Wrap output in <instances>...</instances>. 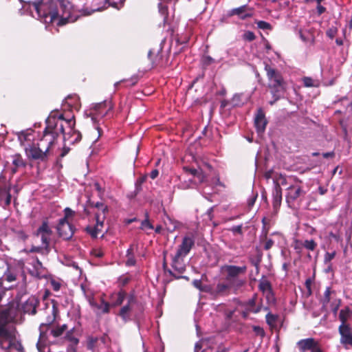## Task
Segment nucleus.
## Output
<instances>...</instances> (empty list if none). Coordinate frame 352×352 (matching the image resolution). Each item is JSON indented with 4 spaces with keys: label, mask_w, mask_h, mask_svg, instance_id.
I'll use <instances>...</instances> for the list:
<instances>
[{
    "label": "nucleus",
    "mask_w": 352,
    "mask_h": 352,
    "mask_svg": "<svg viewBox=\"0 0 352 352\" xmlns=\"http://www.w3.org/2000/svg\"><path fill=\"white\" fill-rule=\"evenodd\" d=\"M258 289L263 293L272 291L271 283L265 276H263L259 280Z\"/></svg>",
    "instance_id": "28"
},
{
    "label": "nucleus",
    "mask_w": 352,
    "mask_h": 352,
    "mask_svg": "<svg viewBox=\"0 0 352 352\" xmlns=\"http://www.w3.org/2000/svg\"><path fill=\"white\" fill-rule=\"evenodd\" d=\"M335 256H336V252H326L324 254V261L325 264L330 263V261L332 259H333Z\"/></svg>",
    "instance_id": "49"
},
{
    "label": "nucleus",
    "mask_w": 352,
    "mask_h": 352,
    "mask_svg": "<svg viewBox=\"0 0 352 352\" xmlns=\"http://www.w3.org/2000/svg\"><path fill=\"white\" fill-rule=\"evenodd\" d=\"M124 298H125V294L124 292H119L118 294V298H117L115 305H120L123 302Z\"/></svg>",
    "instance_id": "52"
},
{
    "label": "nucleus",
    "mask_w": 352,
    "mask_h": 352,
    "mask_svg": "<svg viewBox=\"0 0 352 352\" xmlns=\"http://www.w3.org/2000/svg\"><path fill=\"white\" fill-rule=\"evenodd\" d=\"M89 205L92 208H96L98 210L96 213H99L101 215H104L106 217V214L108 212V207L101 202H92L89 201Z\"/></svg>",
    "instance_id": "30"
},
{
    "label": "nucleus",
    "mask_w": 352,
    "mask_h": 352,
    "mask_svg": "<svg viewBox=\"0 0 352 352\" xmlns=\"http://www.w3.org/2000/svg\"><path fill=\"white\" fill-rule=\"evenodd\" d=\"M32 6L38 19L45 23L61 26L78 19L69 0H41L34 2Z\"/></svg>",
    "instance_id": "1"
},
{
    "label": "nucleus",
    "mask_w": 352,
    "mask_h": 352,
    "mask_svg": "<svg viewBox=\"0 0 352 352\" xmlns=\"http://www.w3.org/2000/svg\"><path fill=\"white\" fill-rule=\"evenodd\" d=\"M0 347L6 351L14 348L19 352L24 349L21 343L16 341L15 329L4 325L0 327Z\"/></svg>",
    "instance_id": "6"
},
{
    "label": "nucleus",
    "mask_w": 352,
    "mask_h": 352,
    "mask_svg": "<svg viewBox=\"0 0 352 352\" xmlns=\"http://www.w3.org/2000/svg\"><path fill=\"white\" fill-rule=\"evenodd\" d=\"M164 225L169 232H174L179 226V222L171 218L168 215H166L164 219Z\"/></svg>",
    "instance_id": "24"
},
{
    "label": "nucleus",
    "mask_w": 352,
    "mask_h": 352,
    "mask_svg": "<svg viewBox=\"0 0 352 352\" xmlns=\"http://www.w3.org/2000/svg\"><path fill=\"white\" fill-rule=\"evenodd\" d=\"M162 52V47L160 48V50H157V52L155 53L153 50H149L148 53V57L149 59L151 60L153 65H159L160 60L162 58V56L160 55V53Z\"/></svg>",
    "instance_id": "29"
},
{
    "label": "nucleus",
    "mask_w": 352,
    "mask_h": 352,
    "mask_svg": "<svg viewBox=\"0 0 352 352\" xmlns=\"http://www.w3.org/2000/svg\"><path fill=\"white\" fill-rule=\"evenodd\" d=\"M242 94H236L232 98V102L233 106H241L243 104V102L241 100Z\"/></svg>",
    "instance_id": "44"
},
{
    "label": "nucleus",
    "mask_w": 352,
    "mask_h": 352,
    "mask_svg": "<svg viewBox=\"0 0 352 352\" xmlns=\"http://www.w3.org/2000/svg\"><path fill=\"white\" fill-rule=\"evenodd\" d=\"M39 300L34 296H30L22 305L24 313L34 315L36 313V307Z\"/></svg>",
    "instance_id": "18"
},
{
    "label": "nucleus",
    "mask_w": 352,
    "mask_h": 352,
    "mask_svg": "<svg viewBox=\"0 0 352 352\" xmlns=\"http://www.w3.org/2000/svg\"><path fill=\"white\" fill-rule=\"evenodd\" d=\"M267 238L266 236H265ZM274 244V241L271 239H266V241L264 244V249L265 250H269Z\"/></svg>",
    "instance_id": "53"
},
{
    "label": "nucleus",
    "mask_w": 352,
    "mask_h": 352,
    "mask_svg": "<svg viewBox=\"0 0 352 352\" xmlns=\"http://www.w3.org/2000/svg\"><path fill=\"white\" fill-rule=\"evenodd\" d=\"M25 152L29 158L34 160L45 162L50 157L47 154V148H46V151H44L37 144H32L28 148H25Z\"/></svg>",
    "instance_id": "9"
},
{
    "label": "nucleus",
    "mask_w": 352,
    "mask_h": 352,
    "mask_svg": "<svg viewBox=\"0 0 352 352\" xmlns=\"http://www.w3.org/2000/svg\"><path fill=\"white\" fill-rule=\"evenodd\" d=\"M311 284H312V281L310 278H307L305 280V287L307 288V294L309 296H310L311 294Z\"/></svg>",
    "instance_id": "56"
},
{
    "label": "nucleus",
    "mask_w": 352,
    "mask_h": 352,
    "mask_svg": "<svg viewBox=\"0 0 352 352\" xmlns=\"http://www.w3.org/2000/svg\"><path fill=\"white\" fill-rule=\"evenodd\" d=\"M256 24L257 25V27L261 30H271L272 29L271 24L264 21H256Z\"/></svg>",
    "instance_id": "45"
},
{
    "label": "nucleus",
    "mask_w": 352,
    "mask_h": 352,
    "mask_svg": "<svg viewBox=\"0 0 352 352\" xmlns=\"http://www.w3.org/2000/svg\"><path fill=\"white\" fill-rule=\"evenodd\" d=\"M184 256L175 254L172 258L171 266L179 274H182L186 270L184 263Z\"/></svg>",
    "instance_id": "21"
},
{
    "label": "nucleus",
    "mask_w": 352,
    "mask_h": 352,
    "mask_svg": "<svg viewBox=\"0 0 352 352\" xmlns=\"http://www.w3.org/2000/svg\"><path fill=\"white\" fill-rule=\"evenodd\" d=\"M88 301L89 305L92 307L97 308L100 314H107L109 312L110 305L109 302H105L102 298L101 299V303L98 305L94 300V296H89Z\"/></svg>",
    "instance_id": "22"
},
{
    "label": "nucleus",
    "mask_w": 352,
    "mask_h": 352,
    "mask_svg": "<svg viewBox=\"0 0 352 352\" xmlns=\"http://www.w3.org/2000/svg\"><path fill=\"white\" fill-rule=\"evenodd\" d=\"M32 130L27 129L16 133L18 140L20 141L21 144H23L25 142L30 140L29 136L32 135Z\"/></svg>",
    "instance_id": "32"
},
{
    "label": "nucleus",
    "mask_w": 352,
    "mask_h": 352,
    "mask_svg": "<svg viewBox=\"0 0 352 352\" xmlns=\"http://www.w3.org/2000/svg\"><path fill=\"white\" fill-rule=\"evenodd\" d=\"M195 245V239L192 236H185L182 243L178 246L176 254L186 257Z\"/></svg>",
    "instance_id": "12"
},
{
    "label": "nucleus",
    "mask_w": 352,
    "mask_h": 352,
    "mask_svg": "<svg viewBox=\"0 0 352 352\" xmlns=\"http://www.w3.org/2000/svg\"><path fill=\"white\" fill-rule=\"evenodd\" d=\"M265 70L269 81L268 87L273 97H275V100H278L280 97V93L285 90L283 78L279 72L272 68L267 63H265Z\"/></svg>",
    "instance_id": "4"
},
{
    "label": "nucleus",
    "mask_w": 352,
    "mask_h": 352,
    "mask_svg": "<svg viewBox=\"0 0 352 352\" xmlns=\"http://www.w3.org/2000/svg\"><path fill=\"white\" fill-rule=\"evenodd\" d=\"M311 352H324L319 342H318L315 346L311 349Z\"/></svg>",
    "instance_id": "62"
},
{
    "label": "nucleus",
    "mask_w": 352,
    "mask_h": 352,
    "mask_svg": "<svg viewBox=\"0 0 352 352\" xmlns=\"http://www.w3.org/2000/svg\"><path fill=\"white\" fill-rule=\"evenodd\" d=\"M265 318H266L267 323L271 326H273L275 324V323L277 320L278 316L276 315L272 314L271 313H268L266 315Z\"/></svg>",
    "instance_id": "43"
},
{
    "label": "nucleus",
    "mask_w": 352,
    "mask_h": 352,
    "mask_svg": "<svg viewBox=\"0 0 352 352\" xmlns=\"http://www.w3.org/2000/svg\"><path fill=\"white\" fill-rule=\"evenodd\" d=\"M98 339L96 338H89V343L87 347L89 349H92L94 344L97 342Z\"/></svg>",
    "instance_id": "61"
},
{
    "label": "nucleus",
    "mask_w": 352,
    "mask_h": 352,
    "mask_svg": "<svg viewBox=\"0 0 352 352\" xmlns=\"http://www.w3.org/2000/svg\"><path fill=\"white\" fill-rule=\"evenodd\" d=\"M192 285L198 289L202 292H209V289H206L202 287L201 280L199 279H195L192 281Z\"/></svg>",
    "instance_id": "46"
},
{
    "label": "nucleus",
    "mask_w": 352,
    "mask_h": 352,
    "mask_svg": "<svg viewBox=\"0 0 352 352\" xmlns=\"http://www.w3.org/2000/svg\"><path fill=\"white\" fill-rule=\"evenodd\" d=\"M340 335V343L344 346H352V329L350 325L340 324L338 328Z\"/></svg>",
    "instance_id": "15"
},
{
    "label": "nucleus",
    "mask_w": 352,
    "mask_h": 352,
    "mask_svg": "<svg viewBox=\"0 0 352 352\" xmlns=\"http://www.w3.org/2000/svg\"><path fill=\"white\" fill-rule=\"evenodd\" d=\"M58 234L63 240L71 239L74 234V227L65 221V219H60L56 227Z\"/></svg>",
    "instance_id": "8"
},
{
    "label": "nucleus",
    "mask_w": 352,
    "mask_h": 352,
    "mask_svg": "<svg viewBox=\"0 0 352 352\" xmlns=\"http://www.w3.org/2000/svg\"><path fill=\"white\" fill-rule=\"evenodd\" d=\"M331 293L332 291L331 288L329 287H327L324 292L323 298L322 299V307H327V305L329 303L331 300L330 296Z\"/></svg>",
    "instance_id": "40"
},
{
    "label": "nucleus",
    "mask_w": 352,
    "mask_h": 352,
    "mask_svg": "<svg viewBox=\"0 0 352 352\" xmlns=\"http://www.w3.org/2000/svg\"><path fill=\"white\" fill-rule=\"evenodd\" d=\"M74 116L69 119H65L63 114L51 113L46 119V127L43 131V135L36 144L44 151L47 148V154L50 156V148L54 144L56 138L60 133H64L65 124H74Z\"/></svg>",
    "instance_id": "2"
},
{
    "label": "nucleus",
    "mask_w": 352,
    "mask_h": 352,
    "mask_svg": "<svg viewBox=\"0 0 352 352\" xmlns=\"http://www.w3.org/2000/svg\"><path fill=\"white\" fill-rule=\"evenodd\" d=\"M267 121L265 113L261 108L258 109L254 118V124L258 133H263L265 130Z\"/></svg>",
    "instance_id": "16"
},
{
    "label": "nucleus",
    "mask_w": 352,
    "mask_h": 352,
    "mask_svg": "<svg viewBox=\"0 0 352 352\" xmlns=\"http://www.w3.org/2000/svg\"><path fill=\"white\" fill-rule=\"evenodd\" d=\"M230 290H232V287L229 286L226 280H224L223 282H219L215 286L210 287L209 292L212 296L217 298L219 296L228 295Z\"/></svg>",
    "instance_id": "14"
},
{
    "label": "nucleus",
    "mask_w": 352,
    "mask_h": 352,
    "mask_svg": "<svg viewBox=\"0 0 352 352\" xmlns=\"http://www.w3.org/2000/svg\"><path fill=\"white\" fill-rule=\"evenodd\" d=\"M349 316V310L348 308L346 309L340 310V314H339V319L341 322V324L349 325V324L346 323Z\"/></svg>",
    "instance_id": "39"
},
{
    "label": "nucleus",
    "mask_w": 352,
    "mask_h": 352,
    "mask_svg": "<svg viewBox=\"0 0 352 352\" xmlns=\"http://www.w3.org/2000/svg\"><path fill=\"white\" fill-rule=\"evenodd\" d=\"M298 179V177L290 175V176H286L282 174L278 175L274 179V187H277L278 186L280 187L281 186H291L293 185L297 180Z\"/></svg>",
    "instance_id": "17"
},
{
    "label": "nucleus",
    "mask_w": 352,
    "mask_h": 352,
    "mask_svg": "<svg viewBox=\"0 0 352 352\" xmlns=\"http://www.w3.org/2000/svg\"><path fill=\"white\" fill-rule=\"evenodd\" d=\"M1 279L3 281L6 280L8 283L14 282L16 280V274L13 270L8 269V270L5 272Z\"/></svg>",
    "instance_id": "36"
},
{
    "label": "nucleus",
    "mask_w": 352,
    "mask_h": 352,
    "mask_svg": "<svg viewBox=\"0 0 352 352\" xmlns=\"http://www.w3.org/2000/svg\"><path fill=\"white\" fill-rule=\"evenodd\" d=\"M243 38L246 41H254L256 38L254 34L252 32L247 31L243 34Z\"/></svg>",
    "instance_id": "50"
},
{
    "label": "nucleus",
    "mask_w": 352,
    "mask_h": 352,
    "mask_svg": "<svg viewBox=\"0 0 352 352\" xmlns=\"http://www.w3.org/2000/svg\"><path fill=\"white\" fill-rule=\"evenodd\" d=\"M12 195L10 193V190L3 192V196L0 200V206L3 208H7L11 203Z\"/></svg>",
    "instance_id": "34"
},
{
    "label": "nucleus",
    "mask_w": 352,
    "mask_h": 352,
    "mask_svg": "<svg viewBox=\"0 0 352 352\" xmlns=\"http://www.w3.org/2000/svg\"><path fill=\"white\" fill-rule=\"evenodd\" d=\"M75 124H65L63 135L64 141H68L69 144L78 143L81 140L82 135L80 131L74 129Z\"/></svg>",
    "instance_id": "10"
},
{
    "label": "nucleus",
    "mask_w": 352,
    "mask_h": 352,
    "mask_svg": "<svg viewBox=\"0 0 352 352\" xmlns=\"http://www.w3.org/2000/svg\"><path fill=\"white\" fill-rule=\"evenodd\" d=\"M337 301H338L337 302L336 301L333 302L331 305L332 311L334 314L337 313V311H338V310L339 309L340 305V300H338Z\"/></svg>",
    "instance_id": "57"
},
{
    "label": "nucleus",
    "mask_w": 352,
    "mask_h": 352,
    "mask_svg": "<svg viewBox=\"0 0 352 352\" xmlns=\"http://www.w3.org/2000/svg\"><path fill=\"white\" fill-rule=\"evenodd\" d=\"M66 338H67L68 340H71L72 342H74L75 344H77L78 343V339H77V338H76L72 337V336L70 335L69 332H68V333H67V335H66Z\"/></svg>",
    "instance_id": "64"
},
{
    "label": "nucleus",
    "mask_w": 352,
    "mask_h": 352,
    "mask_svg": "<svg viewBox=\"0 0 352 352\" xmlns=\"http://www.w3.org/2000/svg\"><path fill=\"white\" fill-rule=\"evenodd\" d=\"M302 182L299 179L291 186L287 188L286 201L289 208H295L296 204L301 202L306 195L302 186Z\"/></svg>",
    "instance_id": "7"
},
{
    "label": "nucleus",
    "mask_w": 352,
    "mask_h": 352,
    "mask_svg": "<svg viewBox=\"0 0 352 352\" xmlns=\"http://www.w3.org/2000/svg\"><path fill=\"white\" fill-rule=\"evenodd\" d=\"M67 330V325L64 324L63 325H57L53 328L50 329V333L54 338H58Z\"/></svg>",
    "instance_id": "27"
},
{
    "label": "nucleus",
    "mask_w": 352,
    "mask_h": 352,
    "mask_svg": "<svg viewBox=\"0 0 352 352\" xmlns=\"http://www.w3.org/2000/svg\"><path fill=\"white\" fill-rule=\"evenodd\" d=\"M336 32H337V30L336 29H329V30H327V35L331 38H333L335 36V34H336Z\"/></svg>",
    "instance_id": "63"
},
{
    "label": "nucleus",
    "mask_w": 352,
    "mask_h": 352,
    "mask_svg": "<svg viewBox=\"0 0 352 352\" xmlns=\"http://www.w3.org/2000/svg\"><path fill=\"white\" fill-rule=\"evenodd\" d=\"M126 257L127 259L125 263L126 266H133L135 265L136 261L133 253V245H130V247L126 250Z\"/></svg>",
    "instance_id": "31"
},
{
    "label": "nucleus",
    "mask_w": 352,
    "mask_h": 352,
    "mask_svg": "<svg viewBox=\"0 0 352 352\" xmlns=\"http://www.w3.org/2000/svg\"><path fill=\"white\" fill-rule=\"evenodd\" d=\"M51 235L52 234H39V236H41V241L43 245V247L45 249H47L49 247Z\"/></svg>",
    "instance_id": "42"
},
{
    "label": "nucleus",
    "mask_w": 352,
    "mask_h": 352,
    "mask_svg": "<svg viewBox=\"0 0 352 352\" xmlns=\"http://www.w3.org/2000/svg\"><path fill=\"white\" fill-rule=\"evenodd\" d=\"M108 3V0H94L91 6L92 12L100 11L104 8Z\"/></svg>",
    "instance_id": "33"
},
{
    "label": "nucleus",
    "mask_w": 352,
    "mask_h": 352,
    "mask_svg": "<svg viewBox=\"0 0 352 352\" xmlns=\"http://www.w3.org/2000/svg\"><path fill=\"white\" fill-rule=\"evenodd\" d=\"M12 286L9 287H5L3 285V280L0 278V300L1 299L2 296H3L5 291L8 289L11 288Z\"/></svg>",
    "instance_id": "55"
},
{
    "label": "nucleus",
    "mask_w": 352,
    "mask_h": 352,
    "mask_svg": "<svg viewBox=\"0 0 352 352\" xmlns=\"http://www.w3.org/2000/svg\"><path fill=\"white\" fill-rule=\"evenodd\" d=\"M303 247V243L302 241L300 240H296L294 241V248L296 253L300 254L302 252V249Z\"/></svg>",
    "instance_id": "47"
},
{
    "label": "nucleus",
    "mask_w": 352,
    "mask_h": 352,
    "mask_svg": "<svg viewBox=\"0 0 352 352\" xmlns=\"http://www.w3.org/2000/svg\"><path fill=\"white\" fill-rule=\"evenodd\" d=\"M262 223H263V230L265 232V236H267V232H268V230L270 228V220L264 217L262 219Z\"/></svg>",
    "instance_id": "48"
},
{
    "label": "nucleus",
    "mask_w": 352,
    "mask_h": 352,
    "mask_svg": "<svg viewBox=\"0 0 352 352\" xmlns=\"http://www.w3.org/2000/svg\"><path fill=\"white\" fill-rule=\"evenodd\" d=\"M135 302V298L133 296H131L128 300V304L122 307L120 311L119 315L122 318L124 321H127L129 320V316L127 315L128 312L131 310L130 305Z\"/></svg>",
    "instance_id": "26"
},
{
    "label": "nucleus",
    "mask_w": 352,
    "mask_h": 352,
    "mask_svg": "<svg viewBox=\"0 0 352 352\" xmlns=\"http://www.w3.org/2000/svg\"><path fill=\"white\" fill-rule=\"evenodd\" d=\"M253 9L248 5H243L239 8H233L228 11L229 16L236 15L240 19L245 20L253 16Z\"/></svg>",
    "instance_id": "13"
},
{
    "label": "nucleus",
    "mask_w": 352,
    "mask_h": 352,
    "mask_svg": "<svg viewBox=\"0 0 352 352\" xmlns=\"http://www.w3.org/2000/svg\"><path fill=\"white\" fill-rule=\"evenodd\" d=\"M303 82L305 87H314V80L311 78L309 77H305L303 79Z\"/></svg>",
    "instance_id": "54"
},
{
    "label": "nucleus",
    "mask_w": 352,
    "mask_h": 352,
    "mask_svg": "<svg viewBox=\"0 0 352 352\" xmlns=\"http://www.w3.org/2000/svg\"><path fill=\"white\" fill-rule=\"evenodd\" d=\"M318 342V341H317L313 338H309L306 339L300 340L296 344L300 352H305L307 350L311 351V349L315 346Z\"/></svg>",
    "instance_id": "20"
},
{
    "label": "nucleus",
    "mask_w": 352,
    "mask_h": 352,
    "mask_svg": "<svg viewBox=\"0 0 352 352\" xmlns=\"http://www.w3.org/2000/svg\"><path fill=\"white\" fill-rule=\"evenodd\" d=\"M141 229H149L152 230L153 229V225L150 223L148 219H146L145 220L142 221L141 223Z\"/></svg>",
    "instance_id": "51"
},
{
    "label": "nucleus",
    "mask_w": 352,
    "mask_h": 352,
    "mask_svg": "<svg viewBox=\"0 0 352 352\" xmlns=\"http://www.w3.org/2000/svg\"><path fill=\"white\" fill-rule=\"evenodd\" d=\"M12 164L15 166V168L12 170L14 173L16 171V168L25 166V162L20 155L13 156Z\"/></svg>",
    "instance_id": "35"
},
{
    "label": "nucleus",
    "mask_w": 352,
    "mask_h": 352,
    "mask_svg": "<svg viewBox=\"0 0 352 352\" xmlns=\"http://www.w3.org/2000/svg\"><path fill=\"white\" fill-rule=\"evenodd\" d=\"M8 190H11V184L10 180L7 179L3 172H1L0 173V200H1L3 196V192Z\"/></svg>",
    "instance_id": "23"
},
{
    "label": "nucleus",
    "mask_w": 352,
    "mask_h": 352,
    "mask_svg": "<svg viewBox=\"0 0 352 352\" xmlns=\"http://www.w3.org/2000/svg\"><path fill=\"white\" fill-rule=\"evenodd\" d=\"M96 223L94 226H88L85 228L86 232L91 235L92 238H97L98 235L102 232V228L104 226V221L106 218L105 216L101 215L99 213L95 214Z\"/></svg>",
    "instance_id": "11"
},
{
    "label": "nucleus",
    "mask_w": 352,
    "mask_h": 352,
    "mask_svg": "<svg viewBox=\"0 0 352 352\" xmlns=\"http://www.w3.org/2000/svg\"><path fill=\"white\" fill-rule=\"evenodd\" d=\"M51 315L47 317L45 322L39 326V338L36 343V349L38 352H50V346L47 344L48 331L56 319V308L52 306L50 310Z\"/></svg>",
    "instance_id": "5"
},
{
    "label": "nucleus",
    "mask_w": 352,
    "mask_h": 352,
    "mask_svg": "<svg viewBox=\"0 0 352 352\" xmlns=\"http://www.w3.org/2000/svg\"><path fill=\"white\" fill-rule=\"evenodd\" d=\"M303 247L309 251H314L317 247V243L313 240H305L302 241Z\"/></svg>",
    "instance_id": "41"
},
{
    "label": "nucleus",
    "mask_w": 352,
    "mask_h": 352,
    "mask_svg": "<svg viewBox=\"0 0 352 352\" xmlns=\"http://www.w3.org/2000/svg\"><path fill=\"white\" fill-rule=\"evenodd\" d=\"M64 212H65V217L63 219H65V221H67V218H69V217H72L74 213V212L69 208H66L64 210Z\"/></svg>",
    "instance_id": "58"
},
{
    "label": "nucleus",
    "mask_w": 352,
    "mask_h": 352,
    "mask_svg": "<svg viewBox=\"0 0 352 352\" xmlns=\"http://www.w3.org/2000/svg\"><path fill=\"white\" fill-rule=\"evenodd\" d=\"M222 270L225 273L224 280L232 287L234 293L236 294L245 285V278H242L241 275H244L246 273V265H226L222 267Z\"/></svg>",
    "instance_id": "3"
},
{
    "label": "nucleus",
    "mask_w": 352,
    "mask_h": 352,
    "mask_svg": "<svg viewBox=\"0 0 352 352\" xmlns=\"http://www.w3.org/2000/svg\"><path fill=\"white\" fill-rule=\"evenodd\" d=\"M202 344L200 342H197L195 344L194 352H204V350H201Z\"/></svg>",
    "instance_id": "60"
},
{
    "label": "nucleus",
    "mask_w": 352,
    "mask_h": 352,
    "mask_svg": "<svg viewBox=\"0 0 352 352\" xmlns=\"http://www.w3.org/2000/svg\"><path fill=\"white\" fill-rule=\"evenodd\" d=\"M94 109L98 112V116H105L113 109L111 100H104L94 104Z\"/></svg>",
    "instance_id": "19"
},
{
    "label": "nucleus",
    "mask_w": 352,
    "mask_h": 352,
    "mask_svg": "<svg viewBox=\"0 0 352 352\" xmlns=\"http://www.w3.org/2000/svg\"><path fill=\"white\" fill-rule=\"evenodd\" d=\"M52 234V230L48 226L47 220L43 221L41 226L36 230V236H39V234Z\"/></svg>",
    "instance_id": "37"
},
{
    "label": "nucleus",
    "mask_w": 352,
    "mask_h": 352,
    "mask_svg": "<svg viewBox=\"0 0 352 352\" xmlns=\"http://www.w3.org/2000/svg\"><path fill=\"white\" fill-rule=\"evenodd\" d=\"M51 285H52L53 290H54L56 292L58 291L61 286L60 283H58V281H56L54 280H52L51 281Z\"/></svg>",
    "instance_id": "59"
},
{
    "label": "nucleus",
    "mask_w": 352,
    "mask_h": 352,
    "mask_svg": "<svg viewBox=\"0 0 352 352\" xmlns=\"http://www.w3.org/2000/svg\"><path fill=\"white\" fill-rule=\"evenodd\" d=\"M157 7L160 14L164 17L163 23L165 24L167 22L168 17V6L163 5L162 3H159Z\"/></svg>",
    "instance_id": "38"
},
{
    "label": "nucleus",
    "mask_w": 352,
    "mask_h": 352,
    "mask_svg": "<svg viewBox=\"0 0 352 352\" xmlns=\"http://www.w3.org/2000/svg\"><path fill=\"white\" fill-rule=\"evenodd\" d=\"M273 207L276 209L280 207L282 201V189L278 186L277 187H274L273 192Z\"/></svg>",
    "instance_id": "25"
}]
</instances>
